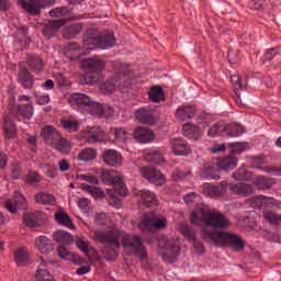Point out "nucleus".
<instances>
[{"label": "nucleus", "instance_id": "obj_39", "mask_svg": "<svg viewBox=\"0 0 281 281\" xmlns=\"http://www.w3.org/2000/svg\"><path fill=\"white\" fill-rule=\"evenodd\" d=\"M110 183L114 188L115 194L119 196H126V187L124 186V180L120 177H114L110 180Z\"/></svg>", "mask_w": 281, "mask_h": 281}, {"label": "nucleus", "instance_id": "obj_26", "mask_svg": "<svg viewBox=\"0 0 281 281\" xmlns=\"http://www.w3.org/2000/svg\"><path fill=\"white\" fill-rule=\"evenodd\" d=\"M276 183V180L273 178H267L265 176H257L254 180V188H257V190H271Z\"/></svg>", "mask_w": 281, "mask_h": 281}, {"label": "nucleus", "instance_id": "obj_13", "mask_svg": "<svg viewBox=\"0 0 281 281\" xmlns=\"http://www.w3.org/2000/svg\"><path fill=\"white\" fill-rule=\"evenodd\" d=\"M91 102V98L87 97L82 93H72L69 97V104L72 106V109H78V111H81L82 113L87 112V109Z\"/></svg>", "mask_w": 281, "mask_h": 281}, {"label": "nucleus", "instance_id": "obj_40", "mask_svg": "<svg viewBox=\"0 0 281 281\" xmlns=\"http://www.w3.org/2000/svg\"><path fill=\"white\" fill-rule=\"evenodd\" d=\"M83 46L88 47V49H98L99 48V35H93L91 33H87L83 35L82 40Z\"/></svg>", "mask_w": 281, "mask_h": 281}, {"label": "nucleus", "instance_id": "obj_15", "mask_svg": "<svg viewBox=\"0 0 281 281\" xmlns=\"http://www.w3.org/2000/svg\"><path fill=\"white\" fill-rule=\"evenodd\" d=\"M231 82L233 85V89L236 93V103L240 104L241 106H245L246 104H249V102H251V97L247 95V94H243L240 97V94H238V91H240V89H243V82H240V76L238 75H233L231 77Z\"/></svg>", "mask_w": 281, "mask_h": 281}, {"label": "nucleus", "instance_id": "obj_3", "mask_svg": "<svg viewBox=\"0 0 281 281\" xmlns=\"http://www.w3.org/2000/svg\"><path fill=\"white\" fill-rule=\"evenodd\" d=\"M120 240L124 249H131L134 256H138L142 260H146V249L142 244V237L137 235L131 236L130 234H124V232L121 231Z\"/></svg>", "mask_w": 281, "mask_h": 281}, {"label": "nucleus", "instance_id": "obj_20", "mask_svg": "<svg viewBox=\"0 0 281 281\" xmlns=\"http://www.w3.org/2000/svg\"><path fill=\"white\" fill-rule=\"evenodd\" d=\"M134 138L140 144H148L155 139V132L144 126L137 127L134 132Z\"/></svg>", "mask_w": 281, "mask_h": 281}, {"label": "nucleus", "instance_id": "obj_55", "mask_svg": "<svg viewBox=\"0 0 281 281\" xmlns=\"http://www.w3.org/2000/svg\"><path fill=\"white\" fill-rule=\"evenodd\" d=\"M154 218H155V217H150V216H148V215H145V216L143 217L140 224H139V229H143V232L146 231V229H148L149 232H150L151 229H154V225H153Z\"/></svg>", "mask_w": 281, "mask_h": 281}, {"label": "nucleus", "instance_id": "obj_4", "mask_svg": "<svg viewBox=\"0 0 281 281\" xmlns=\"http://www.w3.org/2000/svg\"><path fill=\"white\" fill-rule=\"evenodd\" d=\"M120 240L124 249H131L134 256H138L142 260H146V249L142 244V237L137 235L131 236L130 234H124V232L121 231Z\"/></svg>", "mask_w": 281, "mask_h": 281}, {"label": "nucleus", "instance_id": "obj_49", "mask_svg": "<svg viewBox=\"0 0 281 281\" xmlns=\"http://www.w3.org/2000/svg\"><path fill=\"white\" fill-rule=\"evenodd\" d=\"M228 148H231L233 155H240V153H245L247 148H249V144L247 143H231L228 144Z\"/></svg>", "mask_w": 281, "mask_h": 281}, {"label": "nucleus", "instance_id": "obj_62", "mask_svg": "<svg viewBox=\"0 0 281 281\" xmlns=\"http://www.w3.org/2000/svg\"><path fill=\"white\" fill-rule=\"evenodd\" d=\"M78 179H81V181H87V183H92L93 186H98L99 183L98 177L95 176L80 175L78 176Z\"/></svg>", "mask_w": 281, "mask_h": 281}, {"label": "nucleus", "instance_id": "obj_36", "mask_svg": "<svg viewBox=\"0 0 281 281\" xmlns=\"http://www.w3.org/2000/svg\"><path fill=\"white\" fill-rule=\"evenodd\" d=\"M232 177L235 181H252L254 173L247 169L239 168L232 173Z\"/></svg>", "mask_w": 281, "mask_h": 281}, {"label": "nucleus", "instance_id": "obj_35", "mask_svg": "<svg viewBox=\"0 0 281 281\" xmlns=\"http://www.w3.org/2000/svg\"><path fill=\"white\" fill-rule=\"evenodd\" d=\"M53 238L56 243H59L60 245H72L74 244V236L71 234L64 232V231H57Z\"/></svg>", "mask_w": 281, "mask_h": 281}, {"label": "nucleus", "instance_id": "obj_50", "mask_svg": "<svg viewBox=\"0 0 281 281\" xmlns=\"http://www.w3.org/2000/svg\"><path fill=\"white\" fill-rule=\"evenodd\" d=\"M60 123L65 131H68V133H78L80 123L77 121L61 120Z\"/></svg>", "mask_w": 281, "mask_h": 281}, {"label": "nucleus", "instance_id": "obj_22", "mask_svg": "<svg viewBox=\"0 0 281 281\" xmlns=\"http://www.w3.org/2000/svg\"><path fill=\"white\" fill-rule=\"evenodd\" d=\"M35 247L41 254L47 256L54 251V244L52 240L45 236H40L35 239Z\"/></svg>", "mask_w": 281, "mask_h": 281}, {"label": "nucleus", "instance_id": "obj_42", "mask_svg": "<svg viewBox=\"0 0 281 281\" xmlns=\"http://www.w3.org/2000/svg\"><path fill=\"white\" fill-rule=\"evenodd\" d=\"M183 133L186 135V137H189V139H199V137H201V133L200 130L194 126V125H190L189 123H186L183 125Z\"/></svg>", "mask_w": 281, "mask_h": 281}, {"label": "nucleus", "instance_id": "obj_12", "mask_svg": "<svg viewBox=\"0 0 281 281\" xmlns=\"http://www.w3.org/2000/svg\"><path fill=\"white\" fill-rule=\"evenodd\" d=\"M229 190L233 194H237V196H251L256 194V187L251 183L239 182V183H229Z\"/></svg>", "mask_w": 281, "mask_h": 281}, {"label": "nucleus", "instance_id": "obj_46", "mask_svg": "<svg viewBox=\"0 0 281 281\" xmlns=\"http://www.w3.org/2000/svg\"><path fill=\"white\" fill-rule=\"evenodd\" d=\"M15 262L19 267H24V265L27 263V260H30V256L27 255V250L21 248L15 251L14 254Z\"/></svg>", "mask_w": 281, "mask_h": 281}, {"label": "nucleus", "instance_id": "obj_63", "mask_svg": "<svg viewBox=\"0 0 281 281\" xmlns=\"http://www.w3.org/2000/svg\"><path fill=\"white\" fill-rule=\"evenodd\" d=\"M168 223V220L166 218H155L154 217V229H164Z\"/></svg>", "mask_w": 281, "mask_h": 281}, {"label": "nucleus", "instance_id": "obj_1", "mask_svg": "<svg viewBox=\"0 0 281 281\" xmlns=\"http://www.w3.org/2000/svg\"><path fill=\"white\" fill-rule=\"evenodd\" d=\"M94 236L97 240L100 241L101 245H103L101 254L104 260H115V258H117V249L122 247V244L120 243V238L122 237V231L113 229L105 233L97 232Z\"/></svg>", "mask_w": 281, "mask_h": 281}, {"label": "nucleus", "instance_id": "obj_2", "mask_svg": "<svg viewBox=\"0 0 281 281\" xmlns=\"http://www.w3.org/2000/svg\"><path fill=\"white\" fill-rule=\"evenodd\" d=\"M202 236L207 243H214L215 245L223 243L225 247H229L233 251H243V249H245V241L243 238L232 233L207 232L204 229Z\"/></svg>", "mask_w": 281, "mask_h": 281}, {"label": "nucleus", "instance_id": "obj_47", "mask_svg": "<svg viewBox=\"0 0 281 281\" xmlns=\"http://www.w3.org/2000/svg\"><path fill=\"white\" fill-rule=\"evenodd\" d=\"M55 218L59 225H64L65 227H69L70 229H74V223L71 222V218L67 213H56Z\"/></svg>", "mask_w": 281, "mask_h": 281}, {"label": "nucleus", "instance_id": "obj_27", "mask_svg": "<svg viewBox=\"0 0 281 281\" xmlns=\"http://www.w3.org/2000/svg\"><path fill=\"white\" fill-rule=\"evenodd\" d=\"M137 196H140V201L145 207H153L154 205H157V196L148 190L138 191Z\"/></svg>", "mask_w": 281, "mask_h": 281}, {"label": "nucleus", "instance_id": "obj_34", "mask_svg": "<svg viewBox=\"0 0 281 281\" xmlns=\"http://www.w3.org/2000/svg\"><path fill=\"white\" fill-rule=\"evenodd\" d=\"M26 64L29 65L30 69H32V71L41 72L43 71V67H45L43 59L38 57V55H29Z\"/></svg>", "mask_w": 281, "mask_h": 281}, {"label": "nucleus", "instance_id": "obj_28", "mask_svg": "<svg viewBox=\"0 0 281 281\" xmlns=\"http://www.w3.org/2000/svg\"><path fill=\"white\" fill-rule=\"evenodd\" d=\"M227 182H222L217 186H207L206 192L209 196L212 199H216L218 196H223L224 194H227Z\"/></svg>", "mask_w": 281, "mask_h": 281}, {"label": "nucleus", "instance_id": "obj_32", "mask_svg": "<svg viewBox=\"0 0 281 281\" xmlns=\"http://www.w3.org/2000/svg\"><path fill=\"white\" fill-rule=\"evenodd\" d=\"M148 95L151 102L159 103L166 100V93L164 92V88L160 86H154L149 88Z\"/></svg>", "mask_w": 281, "mask_h": 281}, {"label": "nucleus", "instance_id": "obj_30", "mask_svg": "<svg viewBox=\"0 0 281 281\" xmlns=\"http://www.w3.org/2000/svg\"><path fill=\"white\" fill-rule=\"evenodd\" d=\"M269 198L265 195H255L248 200V203L250 207H255V210H267L269 206Z\"/></svg>", "mask_w": 281, "mask_h": 281}, {"label": "nucleus", "instance_id": "obj_58", "mask_svg": "<svg viewBox=\"0 0 281 281\" xmlns=\"http://www.w3.org/2000/svg\"><path fill=\"white\" fill-rule=\"evenodd\" d=\"M223 133L228 137H238V126L236 125H224Z\"/></svg>", "mask_w": 281, "mask_h": 281}, {"label": "nucleus", "instance_id": "obj_16", "mask_svg": "<svg viewBox=\"0 0 281 281\" xmlns=\"http://www.w3.org/2000/svg\"><path fill=\"white\" fill-rule=\"evenodd\" d=\"M135 117L140 124H146L148 126H155L157 124V117L153 115V112L148 108H139L135 112Z\"/></svg>", "mask_w": 281, "mask_h": 281}, {"label": "nucleus", "instance_id": "obj_38", "mask_svg": "<svg viewBox=\"0 0 281 281\" xmlns=\"http://www.w3.org/2000/svg\"><path fill=\"white\" fill-rule=\"evenodd\" d=\"M58 153H61L63 155H69L71 153V143L67 140V138H64L63 136L59 137L57 142L53 145Z\"/></svg>", "mask_w": 281, "mask_h": 281}, {"label": "nucleus", "instance_id": "obj_56", "mask_svg": "<svg viewBox=\"0 0 281 281\" xmlns=\"http://www.w3.org/2000/svg\"><path fill=\"white\" fill-rule=\"evenodd\" d=\"M280 215L273 213V212H270V211H266L263 212V218L270 223L271 225H280V218H279Z\"/></svg>", "mask_w": 281, "mask_h": 281}, {"label": "nucleus", "instance_id": "obj_61", "mask_svg": "<svg viewBox=\"0 0 281 281\" xmlns=\"http://www.w3.org/2000/svg\"><path fill=\"white\" fill-rule=\"evenodd\" d=\"M77 247L83 251V254L87 256V254H89V251H95V249L93 247L89 248V243L82 239L77 240Z\"/></svg>", "mask_w": 281, "mask_h": 281}, {"label": "nucleus", "instance_id": "obj_6", "mask_svg": "<svg viewBox=\"0 0 281 281\" xmlns=\"http://www.w3.org/2000/svg\"><path fill=\"white\" fill-rule=\"evenodd\" d=\"M19 5L23 8L29 14L33 16H38L41 14V10L45 8H49V5H54L56 1L54 0H19Z\"/></svg>", "mask_w": 281, "mask_h": 281}, {"label": "nucleus", "instance_id": "obj_59", "mask_svg": "<svg viewBox=\"0 0 281 281\" xmlns=\"http://www.w3.org/2000/svg\"><path fill=\"white\" fill-rule=\"evenodd\" d=\"M57 255L59 258H61V260H71V258H74L71 251L67 250V248L63 246L57 248Z\"/></svg>", "mask_w": 281, "mask_h": 281}, {"label": "nucleus", "instance_id": "obj_10", "mask_svg": "<svg viewBox=\"0 0 281 281\" xmlns=\"http://www.w3.org/2000/svg\"><path fill=\"white\" fill-rule=\"evenodd\" d=\"M67 23V20L59 19V20H50L47 23L42 24V34L45 38H54L58 33V30L63 27Z\"/></svg>", "mask_w": 281, "mask_h": 281}, {"label": "nucleus", "instance_id": "obj_37", "mask_svg": "<svg viewBox=\"0 0 281 281\" xmlns=\"http://www.w3.org/2000/svg\"><path fill=\"white\" fill-rule=\"evenodd\" d=\"M236 166H238V158L236 157H226L217 162L220 170H234Z\"/></svg>", "mask_w": 281, "mask_h": 281}, {"label": "nucleus", "instance_id": "obj_17", "mask_svg": "<svg viewBox=\"0 0 281 281\" xmlns=\"http://www.w3.org/2000/svg\"><path fill=\"white\" fill-rule=\"evenodd\" d=\"M45 144L47 146H54L63 135L54 126H44L41 133Z\"/></svg>", "mask_w": 281, "mask_h": 281}, {"label": "nucleus", "instance_id": "obj_18", "mask_svg": "<svg viewBox=\"0 0 281 281\" xmlns=\"http://www.w3.org/2000/svg\"><path fill=\"white\" fill-rule=\"evenodd\" d=\"M18 82L23 89H32L34 87V76L30 72V69L25 66H21L18 72Z\"/></svg>", "mask_w": 281, "mask_h": 281}, {"label": "nucleus", "instance_id": "obj_54", "mask_svg": "<svg viewBox=\"0 0 281 281\" xmlns=\"http://www.w3.org/2000/svg\"><path fill=\"white\" fill-rule=\"evenodd\" d=\"M146 161L154 165H159L164 162V156L159 151H154L147 155Z\"/></svg>", "mask_w": 281, "mask_h": 281}, {"label": "nucleus", "instance_id": "obj_19", "mask_svg": "<svg viewBox=\"0 0 281 281\" xmlns=\"http://www.w3.org/2000/svg\"><path fill=\"white\" fill-rule=\"evenodd\" d=\"M122 85L120 77H112L100 85L99 89L103 93V95H111V93H115L117 91V87Z\"/></svg>", "mask_w": 281, "mask_h": 281}, {"label": "nucleus", "instance_id": "obj_24", "mask_svg": "<svg viewBox=\"0 0 281 281\" xmlns=\"http://www.w3.org/2000/svg\"><path fill=\"white\" fill-rule=\"evenodd\" d=\"M210 215V211L205 209H199L198 211L191 214L190 221L192 225H207V217Z\"/></svg>", "mask_w": 281, "mask_h": 281}, {"label": "nucleus", "instance_id": "obj_64", "mask_svg": "<svg viewBox=\"0 0 281 281\" xmlns=\"http://www.w3.org/2000/svg\"><path fill=\"white\" fill-rule=\"evenodd\" d=\"M190 175V171H182L181 169H176L172 172V177L176 181H179V179H184V177H188Z\"/></svg>", "mask_w": 281, "mask_h": 281}, {"label": "nucleus", "instance_id": "obj_45", "mask_svg": "<svg viewBox=\"0 0 281 281\" xmlns=\"http://www.w3.org/2000/svg\"><path fill=\"white\" fill-rule=\"evenodd\" d=\"M35 201L42 205H49V203H56V198L46 192H40L35 194Z\"/></svg>", "mask_w": 281, "mask_h": 281}, {"label": "nucleus", "instance_id": "obj_48", "mask_svg": "<svg viewBox=\"0 0 281 281\" xmlns=\"http://www.w3.org/2000/svg\"><path fill=\"white\" fill-rule=\"evenodd\" d=\"M180 234H182V236L189 240H196V232H194V229H192L190 225L186 223L180 225Z\"/></svg>", "mask_w": 281, "mask_h": 281}, {"label": "nucleus", "instance_id": "obj_14", "mask_svg": "<svg viewBox=\"0 0 281 281\" xmlns=\"http://www.w3.org/2000/svg\"><path fill=\"white\" fill-rule=\"evenodd\" d=\"M102 160L110 168H120L123 162L122 154L115 149H106L102 154Z\"/></svg>", "mask_w": 281, "mask_h": 281}, {"label": "nucleus", "instance_id": "obj_44", "mask_svg": "<svg viewBox=\"0 0 281 281\" xmlns=\"http://www.w3.org/2000/svg\"><path fill=\"white\" fill-rule=\"evenodd\" d=\"M18 114L24 120H30L34 115V106L32 104H19L18 105Z\"/></svg>", "mask_w": 281, "mask_h": 281}, {"label": "nucleus", "instance_id": "obj_7", "mask_svg": "<svg viewBox=\"0 0 281 281\" xmlns=\"http://www.w3.org/2000/svg\"><path fill=\"white\" fill-rule=\"evenodd\" d=\"M140 175L144 179H147L149 183H154V186H164V183H166V177L153 166L142 167Z\"/></svg>", "mask_w": 281, "mask_h": 281}, {"label": "nucleus", "instance_id": "obj_8", "mask_svg": "<svg viewBox=\"0 0 281 281\" xmlns=\"http://www.w3.org/2000/svg\"><path fill=\"white\" fill-rule=\"evenodd\" d=\"M86 113H90V115H98V117H111L115 110L111 105H102L98 102L90 101Z\"/></svg>", "mask_w": 281, "mask_h": 281}, {"label": "nucleus", "instance_id": "obj_33", "mask_svg": "<svg viewBox=\"0 0 281 281\" xmlns=\"http://www.w3.org/2000/svg\"><path fill=\"white\" fill-rule=\"evenodd\" d=\"M177 116L182 121L192 120V117H196V108L181 106L177 110Z\"/></svg>", "mask_w": 281, "mask_h": 281}, {"label": "nucleus", "instance_id": "obj_43", "mask_svg": "<svg viewBox=\"0 0 281 281\" xmlns=\"http://www.w3.org/2000/svg\"><path fill=\"white\" fill-rule=\"evenodd\" d=\"M98 157V150L94 148H86L78 155L79 161H93Z\"/></svg>", "mask_w": 281, "mask_h": 281}, {"label": "nucleus", "instance_id": "obj_51", "mask_svg": "<svg viewBox=\"0 0 281 281\" xmlns=\"http://www.w3.org/2000/svg\"><path fill=\"white\" fill-rule=\"evenodd\" d=\"M14 205L18 210H26L27 209V200L21 192L14 193Z\"/></svg>", "mask_w": 281, "mask_h": 281}, {"label": "nucleus", "instance_id": "obj_9", "mask_svg": "<svg viewBox=\"0 0 281 281\" xmlns=\"http://www.w3.org/2000/svg\"><path fill=\"white\" fill-rule=\"evenodd\" d=\"M54 261L45 259V257H38L37 263L38 269L35 274L36 281H54V276L47 270L49 265H52Z\"/></svg>", "mask_w": 281, "mask_h": 281}, {"label": "nucleus", "instance_id": "obj_23", "mask_svg": "<svg viewBox=\"0 0 281 281\" xmlns=\"http://www.w3.org/2000/svg\"><path fill=\"white\" fill-rule=\"evenodd\" d=\"M82 23H74L65 26L61 31L63 38H66V41H71L82 32Z\"/></svg>", "mask_w": 281, "mask_h": 281}, {"label": "nucleus", "instance_id": "obj_31", "mask_svg": "<svg viewBox=\"0 0 281 281\" xmlns=\"http://www.w3.org/2000/svg\"><path fill=\"white\" fill-rule=\"evenodd\" d=\"M41 216H43V212L41 211L35 213H25L23 215V222L26 227H38V222L41 221Z\"/></svg>", "mask_w": 281, "mask_h": 281}, {"label": "nucleus", "instance_id": "obj_53", "mask_svg": "<svg viewBox=\"0 0 281 281\" xmlns=\"http://www.w3.org/2000/svg\"><path fill=\"white\" fill-rule=\"evenodd\" d=\"M26 183L27 186H38L40 181H43V178L38 172L36 171H31L26 175Z\"/></svg>", "mask_w": 281, "mask_h": 281}, {"label": "nucleus", "instance_id": "obj_41", "mask_svg": "<svg viewBox=\"0 0 281 281\" xmlns=\"http://www.w3.org/2000/svg\"><path fill=\"white\" fill-rule=\"evenodd\" d=\"M115 45V36L113 34L99 35V48L109 49Z\"/></svg>", "mask_w": 281, "mask_h": 281}, {"label": "nucleus", "instance_id": "obj_52", "mask_svg": "<svg viewBox=\"0 0 281 281\" xmlns=\"http://www.w3.org/2000/svg\"><path fill=\"white\" fill-rule=\"evenodd\" d=\"M111 131H113L114 139L116 142L126 143V139H127V136H128V132H126V130H124L122 127H115V128H111Z\"/></svg>", "mask_w": 281, "mask_h": 281}, {"label": "nucleus", "instance_id": "obj_25", "mask_svg": "<svg viewBox=\"0 0 281 281\" xmlns=\"http://www.w3.org/2000/svg\"><path fill=\"white\" fill-rule=\"evenodd\" d=\"M101 137H104V131L100 127H88L85 133V138L88 144H95L100 142Z\"/></svg>", "mask_w": 281, "mask_h": 281}, {"label": "nucleus", "instance_id": "obj_11", "mask_svg": "<svg viewBox=\"0 0 281 281\" xmlns=\"http://www.w3.org/2000/svg\"><path fill=\"white\" fill-rule=\"evenodd\" d=\"M229 226V220L218 212H209L206 220V227H213L214 229H225Z\"/></svg>", "mask_w": 281, "mask_h": 281}, {"label": "nucleus", "instance_id": "obj_60", "mask_svg": "<svg viewBox=\"0 0 281 281\" xmlns=\"http://www.w3.org/2000/svg\"><path fill=\"white\" fill-rule=\"evenodd\" d=\"M202 177L205 179H214V166L205 164L202 168Z\"/></svg>", "mask_w": 281, "mask_h": 281}, {"label": "nucleus", "instance_id": "obj_21", "mask_svg": "<svg viewBox=\"0 0 281 281\" xmlns=\"http://www.w3.org/2000/svg\"><path fill=\"white\" fill-rule=\"evenodd\" d=\"M171 148L175 155H190L192 153V149L190 148V145L186 143L181 138H173L171 139Z\"/></svg>", "mask_w": 281, "mask_h": 281}, {"label": "nucleus", "instance_id": "obj_5", "mask_svg": "<svg viewBox=\"0 0 281 281\" xmlns=\"http://www.w3.org/2000/svg\"><path fill=\"white\" fill-rule=\"evenodd\" d=\"M82 69L88 75V78L98 80V76L106 69V64L99 58H87L82 60Z\"/></svg>", "mask_w": 281, "mask_h": 281}, {"label": "nucleus", "instance_id": "obj_57", "mask_svg": "<svg viewBox=\"0 0 281 281\" xmlns=\"http://www.w3.org/2000/svg\"><path fill=\"white\" fill-rule=\"evenodd\" d=\"M224 126L225 125L221 122L212 125L211 128L209 130L210 137H216V135H221V133H223Z\"/></svg>", "mask_w": 281, "mask_h": 281}, {"label": "nucleus", "instance_id": "obj_29", "mask_svg": "<svg viewBox=\"0 0 281 281\" xmlns=\"http://www.w3.org/2000/svg\"><path fill=\"white\" fill-rule=\"evenodd\" d=\"M3 121V131L7 139H14L16 137V125L12 123V117L4 115Z\"/></svg>", "mask_w": 281, "mask_h": 281}]
</instances>
